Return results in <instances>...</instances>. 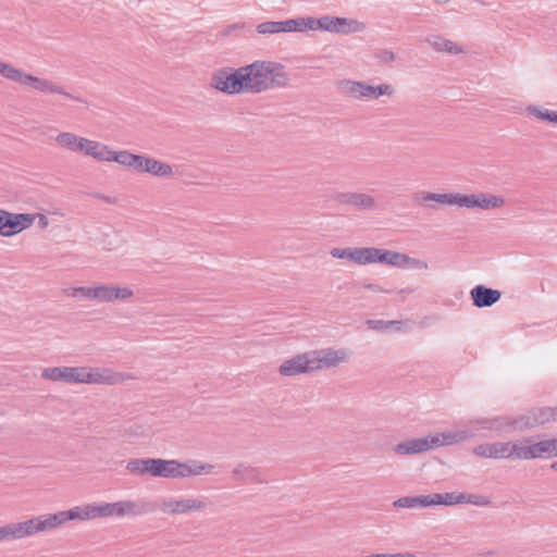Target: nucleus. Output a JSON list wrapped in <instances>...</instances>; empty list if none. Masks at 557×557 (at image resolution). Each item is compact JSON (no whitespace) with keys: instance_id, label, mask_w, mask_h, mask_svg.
Listing matches in <instances>:
<instances>
[{"instance_id":"nucleus-1","label":"nucleus","mask_w":557,"mask_h":557,"mask_svg":"<svg viewBox=\"0 0 557 557\" xmlns=\"http://www.w3.org/2000/svg\"><path fill=\"white\" fill-rule=\"evenodd\" d=\"M137 505L132 500L116 503L88 504L65 511L41 515L23 522L0 527V541H11L52 530L72 520H89L102 517L136 515Z\"/></svg>"},{"instance_id":"nucleus-2","label":"nucleus","mask_w":557,"mask_h":557,"mask_svg":"<svg viewBox=\"0 0 557 557\" xmlns=\"http://www.w3.org/2000/svg\"><path fill=\"white\" fill-rule=\"evenodd\" d=\"M288 82L289 76L283 64L259 60L238 69L221 67L211 77V86L226 95L260 94L285 87Z\"/></svg>"},{"instance_id":"nucleus-3","label":"nucleus","mask_w":557,"mask_h":557,"mask_svg":"<svg viewBox=\"0 0 557 557\" xmlns=\"http://www.w3.org/2000/svg\"><path fill=\"white\" fill-rule=\"evenodd\" d=\"M213 466L198 461L182 462L176 459H161L158 461L157 476L165 479L187 478L201 473H210Z\"/></svg>"},{"instance_id":"nucleus-4","label":"nucleus","mask_w":557,"mask_h":557,"mask_svg":"<svg viewBox=\"0 0 557 557\" xmlns=\"http://www.w3.org/2000/svg\"><path fill=\"white\" fill-rule=\"evenodd\" d=\"M339 88L346 95L360 99V98H371L377 99L381 96L387 95L392 96L394 94V89L389 84H381L377 86H372L366 82H357L344 79L338 83Z\"/></svg>"},{"instance_id":"nucleus-5","label":"nucleus","mask_w":557,"mask_h":557,"mask_svg":"<svg viewBox=\"0 0 557 557\" xmlns=\"http://www.w3.org/2000/svg\"><path fill=\"white\" fill-rule=\"evenodd\" d=\"M35 220L33 213H12L0 209V235L12 237L30 227Z\"/></svg>"},{"instance_id":"nucleus-6","label":"nucleus","mask_w":557,"mask_h":557,"mask_svg":"<svg viewBox=\"0 0 557 557\" xmlns=\"http://www.w3.org/2000/svg\"><path fill=\"white\" fill-rule=\"evenodd\" d=\"M318 30L336 34L359 33L364 29V24L354 18L323 15L317 20Z\"/></svg>"},{"instance_id":"nucleus-7","label":"nucleus","mask_w":557,"mask_h":557,"mask_svg":"<svg viewBox=\"0 0 557 557\" xmlns=\"http://www.w3.org/2000/svg\"><path fill=\"white\" fill-rule=\"evenodd\" d=\"M313 355L310 351L299 354L286 361L278 367V373L283 376H295L299 374H306L313 372V361L311 359Z\"/></svg>"},{"instance_id":"nucleus-8","label":"nucleus","mask_w":557,"mask_h":557,"mask_svg":"<svg viewBox=\"0 0 557 557\" xmlns=\"http://www.w3.org/2000/svg\"><path fill=\"white\" fill-rule=\"evenodd\" d=\"M462 196L463 194L460 193L436 194L419 191L413 195V201L430 209H435V206L431 202L462 207Z\"/></svg>"},{"instance_id":"nucleus-9","label":"nucleus","mask_w":557,"mask_h":557,"mask_svg":"<svg viewBox=\"0 0 557 557\" xmlns=\"http://www.w3.org/2000/svg\"><path fill=\"white\" fill-rule=\"evenodd\" d=\"M505 205V199L500 196H495L486 193L478 194H463L462 207L473 209L480 208L483 210L496 209Z\"/></svg>"},{"instance_id":"nucleus-10","label":"nucleus","mask_w":557,"mask_h":557,"mask_svg":"<svg viewBox=\"0 0 557 557\" xmlns=\"http://www.w3.org/2000/svg\"><path fill=\"white\" fill-rule=\"evenodd\" d=\"M511 424L513 430L520 433L545 425L541 407H533L521 414L512 417Z\"/></svg>"},{"instance_id":"nucleus-11","label":"nucleus","mask_w":557,"mask_h":557,"mask_svg":"<svg viewBox=\"0 0 557 557\" xmlns=\"http://www.w3.org/2000/svg\"><path fill=\"white\" fill-rule=\"evenodd\" d=\"M332 199L357 210H372L375 206V199L363 193H336Z\"/></svg>"},{"instance_id":"nucleus-12","label":"nucleus","mask_w":557,"mask_h":557,"mask_svg":"<svg viewBox=\"0 0 557 557\" xmlns=\"http://www.w3.org/2000/svg\"><path fill=\"white\" fill-rule=\"evenodd\" d=\"M472 305L476 308L492 307L502 298V292L483 284L475 285L470 290Z\"/></svg>"},{"instance_id":"nucleus-13","label":"nucleus","mask_w":557,"mask_h":557,"mask_svg":"<svg viewBox=\"0 0 557 557\" xmlns=\"http://www.w3.org/2000/svg\"><path fill=\"white\" fill-rule=\"evenodd\" d=\"M207 502L197 498L188 499H168L163 502L162 510L171 515L187 513L190 511L201 510L207 507Z\"/></svg>"},{"instance_id":"nucleus-14","label":"nucleus","mask_w":557,"mask_h":557,"mask_svg":"<svg viewBox=\"0 0 557 557\" xmlns=\"http://www.w3.org/2000/svg\"><path fill=\"white\" fill-rule=\"evenodd\" d=\"M25 85H28L32 88L44 94H59L75 101L85 102L82 98L65 91L61 86L53 84L51 81L44 79L32 74L27 75Z\"/></svg>"},{"instance_id":"nucleus-15","label":"nucleus","mask_w":557,"mask_h":557,"mask_svg":"<svg viewBox=\"0 0 557 557\" xmlns=\"http://www.w3.org/2000/svg\"><path fill=\"white\" fill-rule=\"evenodd\" d=\"M136 171L149 173L158 177H169L173 174V169L170 164L145 154H140L139 164Z\"/></svg>"},{"instance_id":"nucleus-16","label":"nucleus","mask_w":557,"mask_h":557,"mask_svg":"<svg viewBox=\"0 0 557 557\" xmlns=\"http://www.w3.org/2000/svg\"><path fill=\"white\" fill-rule=\"evenodd\" d=\"M313 357H311L313 363V371L331 368L337 366L341 361L345 360L344 351H336L333 349L325 350H311Z\"/></svg>"},{"instance_id":"nucleus-17","label":"nucleus","mask_w":557,"mask_h":557,"mask_svg":"<svg viewBox=\"0 0 557 557\" xmlns=\"http://www.w3.org/2000/svg\"><path fill=\"white\" fill-rule=\"evenodd\" d=\"M95 299L100 301H114L119 299H127L134 295V292L128 287H117L114 285H98L95 290Z\"/></svg>"},{"instance_id":"nucleus-18","label":"nucleus","mask_w":557,"mask_h":557,"mask_svg":"<svg viewBox=\"0 0 557 557\" xmlns=\"http://www.w3.org/2000/svg\"><path fill=\"white\" fill-rule=\"evenodd\" d=\"M159 458H136L127 461L126 469L137 475L157 476Z\"/></svg>"},{"instance_id":"nucleus-19","label":"nucleus","mask_w":557,"mask_h":557,"mask_svg":"<svg viewBox=\"0 0 557 557\" xmlns=\"http://www.w3.org/2000/svg\"><path fill=\"white\" fill-rule=\"evenodd\" d=\"M315 17H296L289 18L282 22V28L284 33L298 32L304 33L306 30H318Z\"/></svg>"},{"instance_id":"nucleus-20","label":"nucleus","mask_w":557,"mask_h":557,"mask_svg":"<svg viewBox=\"0 0 557 557\" xmlns=\"http://www.w3.org/2000/svg\"><path fill=\"white\" fill-rule=\"evenodd\" d=\"M426 447V438L420 437L396 444L394 451L397 455H414L425 453Z\"/></svg>"},{"instance_id":"nucleus-21","label":"nucleus","mask_w":557,"mask_h":557,"mask_svg":"<svg viewBox=\"0 0 557 557\" xmlns=\"http://www.w3.org/2000/svg\"><path fill=\"white\" fill-rule=\"evenodd\" d=\"M73 367H52L44 369L41 376L46 380L72 383Z\"/></svg>"},{"instance_id":"nucleus-22","label":"nucleus","mask_w":557,"mask_h":557,"mask_svg":"<svg viewBox=\"0 0 557 557\" xmlns=\"http://www.w3.org/2000/svg\"><path fill=\"white\" fill-rule=\"evenodd\" d=\"M83 152L98 161H108L111 149L99 141L87 139Z\"/></svg>"},{"instance_id":"nucleus-23","label":"nucleus","mask_w":557,"mask_h":557,"mask_svg":"<svg viewBox=\"0 0 557 557\" xmlns=\"http://www.w3.org/2000/svg\"><path fill=\"white\" fill-rule=\"evenodd\" d=\"M426 41L432 46L434 50L438 52H447L449 54L456 55L463 51L462 48L456 42L441 36H432L428 38Z\"/></svg>"},{"instance_id":"nucleus-24","label":"nucleus","mask_w":557,"mask_h":557,"mask_svg":"<svg viewBox=\"0 0 557 557\" xmlns=\"http://www.w3.org/2000/svg\"><path fill=\"white\" fill-rule=\"evenodd\" d=\"M85 140H87V138L79 137L73 133H60L55 138V141L60 146L71 150V151H79V152H83V150H84Z\"/></svg>"},{"instance_id":"nucleus-25","label":"nucleus","mask_w":557,"mask_h":557,"mask_svg":"<svg viewBox=\"0 0 557 557\" xmlns=\"http://www.w3.org/2000/svg\"><path fill=\"white\" fill-rule=\"evenodd\" d=\"M102 382H104V377L98 371L88 370L87 368H75V371H73L72 383L95 384Z\"/></svg>"},{"instance_id":"nucleus-26","label":"nucleus","mask_w":557,"mask_h":557,"mask_svg":"<svg viewBox=\"0 0 557 557\" xmlns=\"http://www.w3.org/2000/svg\"><path fill=\"white\" fill-rule=\"evenodd\" d=\"M140 154H135L129 151H113L109 156V162H116L121 165L127 166L133 170H137L139 164Z\"/></svg>"},{"instance_id":"nucleus-27","label":"nucleus","mask_w":557,"mask_h":557,"mask_svg":"<svg viewBox=\"0 0 557 557\" xmlns=\"http://www.w3.org/2000/svg\"><path fill=\"white\" fill-rule=\"evenodd\" d=\"M396 258V251L394 250L371 247V263H381L394 267V264H397Z\"/></svg>"},{"instance_id":"nucleus-28","label":"nucleus","mask_w":557,"mask_h":557,"mask_svg":"<svg viewBox=\"0 0 557 557\" xmlns=\"http://www.w3.org/2000/svg\"><path fill=\"white\" fill-rule=\"evenodd\" d=\"M541 449H542V446H541L540 442L534 443L529 446H519L517 444H513L515 458H517V459L530 460V459L542 458Z\"/></svg>"},{"instance_id":"nucleus-29","label":"nucleus","mask_w":557,"mask_h":557,"mask_svg":"<svg viewBox=\"0 0 557 557\" xmlns=\"http://www.w3.org/2000/svg\"><path fill=\"white\" fill-rule=\"evenodd\" d=\"M233 474L236 481L263 483L259 478V471L256 468L246 467L243 463H239L234 468Z\"/></svg>"},{"instance_id":"nucleus-30","label":"nucleus","mask_w":557,"mask_h":557,"mask_svg":"<svg viewBox=\"0 0 557 557\" xmlns=\"http://www.w3.org/2000/svg\"><path fill=\"white\" fill-rule=\"evenodd\" d=\"M487 426H485L488 430L495 431L499 434L502 433H515L516 430H513L512 423V417H497L494 419H491L486 421Z\"/></svg>"},{"instance_id":"nucleus-31","label":"nucleus","mask_w":557,"mask_h":557,"mask_svg":"<svg viewBox=\"0 0 557 557\" xmlns=\"http://www.w3.org/2000/svg\"><path fill=\"white\" fill-rule=\"evenodd\" d=\"M0 74L12 81L25 85L28 73L23 72L20 69L14 67L12 64L0 62Z\"/></svg>"},{"instance_id":"nucleus-32","label":"nucleus","mask_w":557,"mask_h":557,"mask_svg":"<svg viewBox=\"0 0 557 557\" xmlns=\"http://www.w3.org/2000/svg\"><path fill=\"white\" fill-rule=\"evenodd\" d=\"M366 324L368 329L377 331V332H386L391 329H395L396 331H401V326L404 324L403 321H384V320H367Z\"/></svg>"},{"instance_id":"nucleus-33","label":"nucleus","mask_w":557,"mask_h":557,"mask_svg":"<svg viewBox=\"0 0 557 557\" xmlns=\"http://www.w3.org/2000/svg\"><path fill=\"white\" fill-rule=\"evenodd\" d=\"M435 506H453L461 504L463 500V493H434Z\"/></svg>"},{"instance_id":"nucleus-34","label":"nucleus","mask_w":557,"mask_h":557,"mask_svg":"<svg viewBox=\"0 0 557 557\" xmlns=\"http://www.w3.org/2000/svg\"><path fill=\"white\" fill-rule=\"evenodd\" d=\"M528 111H529V113H531L532 115H534L535 117H537L542 121L557 124V111L542 109L536 106H529Z\"/></svg>"},{"instance_id":"nucleus-35","label":"nucleus","mask_w":557,"mask_h":557,"mask_svg":"<svg viewBox=\"0 0 557 557\" xmlns=\"http://www.w3.org/2000/svg\"><path fill=\"white\" fill-rule=\"evenodd\" d=\"M492 458H510L515 457L513 445L507 443H493L492 444Z\"/></svg>"},{"instance_id":"nucleus-36","label":"nucleus","mask_w":557,"mask_h":557,"mask_svg":"<svg viewBox=\"0 0 557 557\" xmlns=\"http://www.w3.org/2000/svg\"><path fill=\"white\" fill-rule=\"evenodd\" d=\"M441 434L444 446L457 444L470 437V434L467 431H447Z\"/></svg>"},{"instance_id":"nucleus-37","label":"nucleus","mask_w":557,"mask_h":557,"mask_svg":"<svg viewBox=\"0 0 557 557\" xmlns=\"http://www.w3.org/2000/svg\"><path fill=\"white\" fill-rule=\"evenodd\" d=\"M371 247H354L351 255V262L357 264H370L371 263Z\"/></svg>"},{"instance_id":"nucleus-38","label":"nucleus","mask_w":557,"mask_h":557,"mask_svg":"<svg viewBox=\"0 0 557 557\" xmlns=\"http://www.w3.org/2000/svg\"><path fill=\"white\" fill-rule=\"evenodd\" d=\"M257 32L260 35H271L284 33L281 21H267L257 25Z\"/></svg>"},{"instance_id":"nucleus-39","label":"nucleus","mask_w":557,"mask_h":557,"mask_svg":"<svg viewBox=\"0 0 557 557\" xmlns=\"http://www.w3.org/2000/svg\"><path fill=\"white\" fill-rule=\"evenodd\" d=\"M542 446L541 456L543 457H557V437L550 440L540 441Z\"/></svg>"},{"instance_id":"nucleus-40","label":"nucleus","mask_w":557,"mask_h":557,"mask_svg":"<svg viewBox=\"0 0 557 557\" xmlns=\"http://www.w3.org/2000/svg\"><path fill=\"white\" fill-rule=\"evenodd\" d=\"M461 504H472L474 506H490L492 504L487 496L479 494H466L463 493V500Z\"/></svg>"},{"instance_id":"nucleus-41","label":"nucleus","mask_w":557,"mask_h":557,"mask_svg":"<svg viewBox=\"0 0 557 557\" xmlns=\"http://www.w3.org/2000/svg\"><path fill=\"white\" fill-rule=\"evenodd\" d=\"M374 57H375V59L379 60L380 63H384V64L394 62L396 60L395 53L387 49H377L374 52Z\"/></svg>"},{"instance_id":"nucleus-42","label":"nucleus","mask_w":557,"mask_h":557,"mask_svg":"<svg viewBox=\"0 0 557 557\" xmlns=\"http://www.w3.org/2000/svg\"><path fill=\"white\" fill-rule=\"evenodd\" d=\"M423 438H426V451L437 448L443 445V438L441 433L430 434L428 436H424Z\"/></svg>"},{"instance_id":"nucleus-43","label":"nucleus","mask_w":557,"mask_h":557,"mask_svg":"<svg viewBox=\"0 0 557 557\" xmlns=\"http://www.w3.org/2000/svg\"><path fill=\"white\" fill-rule=\"evenodd\" d=\"M330 255L336 259H346L351 261L352 248H333L330 251Z\"/></svg>"},{"instance_id":"nucleus-44","label":"nucleus","mask_w":557,"mask_h":557,"mask_svg":"<svg viewBox=\"0 0 557 557\" xmlns=\"http://www.w3.org/2000/svg\"><path fill=\"white\" fill-rule=\"evenodd\" d=\"M393 506L399 508H417L416 496L400 497L393 503Z\"/></svg>"},{"instance_id":"nucleus-45","label":"nucleus","mask_w":557,"mask_h":557,"mask_svg":"<svg viewBox=\"0 0 557 557\" xmlns=\"http://www.w3.org/2000/svg\"><path fill=\"white\" fill-rule=\"evenodd\" d=\"M544 423H550L557 421V406L556 407H541Z\"/></svg>"},{"instance_id":"nucleus-46","label":"nucleus","mask_w":557,"mask_h":557,"mask_svg":"<svg viewBox=\"0 0 557 557\" xmlns=\"http://www.w3.org/2000/svg\"><path fill=\"white\" fill-rule=\"evenodd\" d=\"M416 506L417 507H431L435 506L434 494L429 495H417L416 496Z\"/></svg>"},{"instance_id":"nucleus-47","label":"nucleus","mask_w":557,"mask_h":557,"mask_svg":"<svg viewBox=\"0 0 557 557\" xmlns=\"http://www.w3.org/2000/svg\"><path fill=\"white\" fill-rule=\"evenodd\" d=\"M95 290L96 286H83V287H76L73 289V296L81 295L86 298L95 299Z\"/></svg>"},{"instance_id":"nucleus-48","label":"nucleus","mask_w":557,"mask_h":557,"mask_svg":"<svg viewBox=\"0 0 557 557\" xmlns=\"http://www.w3.org/2000/svg\"><path fill=\"white\" fill-rule=\"evenodd\" d=\"M473 453L480 457L492 458V444H480L473 448Z\"/></svg>"},{"instance_id":"nucleus-49","label":"nucleus","mask_w":557,"mask_h":557,"mask_svg":"<svg viewBox=\"0 0 557 557\" xmlns=\"http://www.w3.org/2000/svg\"><path fill=\"white\" fill-rule=\"evenodd\" d=\"M396 257L397 264H394L395 268L409 269L410 256L396 251Z\"/></svg>"},{"instance_id":"nucleus-50","label":"nucleus","mask_w":557,"mask_h":557,"mask_svg":"<svg viewBox=\"0 0 557 557\" xmlns=\"http://www.w3.org/2000/svg\"><path fill=\"white\" fill-rule=\"evenodd\" d=\"M410 268L426 270L429 265L424 260L410 257L409 269Z\"/></svg>"},{"instance_id":"nucleus-51","label":"nucleus","mask_w":557,"mask_h":557,"mask_svg":"<svg viewBox=\"0 0 557 557\" xmlns=\"http://www.w3.org/2000/svg\"><path fill=\"white\" fill-rule=\"evenodd\" d=\"M363 287L366 289L372 290L374 293H391V290L383 289L381 286L373 284V283H366V284H363Z\"/></svg>"},{"instance_id":"nucleus-52","label":"nucleus","mask_w":557,"mask_h":557,"mask_svg":"<svg viewBox=\"0 0 557 557\" xmlns=\"http://www.w3.org/2000/svg\"><path fill=\"white\" fill-rule=\"evenodd\" d=\"M38 218V225L40 228H46L49 225V220L45 214L34 213Z\"/></svg>"},{"instance_id":"nucleus-53","label":"nucleus","mask_w":557,"mask_h":557,"mask_svg":"<svg viewBox=\"0 0 557 557\" xmlns=\"http://www.w3.org/2000/svg\"><path fill=\"white\" fill-rule=\"evenodd\" d=\"M242 27H243V25H239V24H237V23H236V24L228 25V26H227V27L222 32V36H230V35H231V33H232L233 30L239 29V28H242Z\"/></svg>"},{"instance_id":"nucleus-54","label":"nucleus","mask_w":557,"mask_h":557,"mask_svg":"<svg viewBox=\"0 0 557 557\" xmlns=\"http://www.w3.org/2000/svg\"><path fill=\"white\" fill-rule=\"evenodd\" d=\"M414 292H416V288H413V287H407V288H403V289H400L398 293H399V294H412V293H414Z\"/></svg>"},{"instance_id":"nucleus-55","label":"nucleus","mask_w":557,"mask_h":557,"mask_svg":"<svg viewBox=\"0 0 557 557\" xmlns=\"http://www.w3.org/2000/svg\"><path fill=\"white\" fill-rule=\"evenodd\" d=\"M550 469L557 471V460L550 465Z\"/></svg>"},{"instance_id":"nucleus-56","label":"nucleus","mask_w":557,"mask_h":557,"mask_svg":"<svg viewBox=\"0 0 557 557\" xmlns=\"http://www.w3.org/2000/svg\"><path fill=\"white\" fill-rule=\"evenodd\" d=\"M99 198H102V199H106L107 201H110V198L109 197H106V196H100L98 195Z\"/></svg>"},{"instance_id":"nucleus-57","label":"nucleus","mask_w":557,"mask_h":557,"mask_svg":"<svg viewBox=\"0 0 557 557\" xmlns=\"http://www.w3.org/2000/svg\"><path fill=\"white\" fill-rule=\"evenodd\" d=\"M525 443H530L531 442V437H528L524 440Z\"/></svg>"}]
</instances>
